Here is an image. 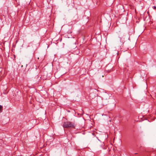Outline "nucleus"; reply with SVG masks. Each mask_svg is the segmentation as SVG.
<instances>
[{
	"instance_id": "obj_3",
	"label": "nucleus",
	"mask_w": 156,
	"mask_h": 156,
	"mask_svg": "<svg viewBox=\"0 0 156 156\" xmlns=\"http://www.w3.org/2000/svg\"><path fill=\"white\" fill-rule=\"evenodd\" d=\"M3 109V107L1 105H0V112H2V110Z\"/></svg>"
},
{
	"instance_id": "obj_4",
	"label": "nucleus",
	"mask_w": 156,
	"mask_h": 156,
	"mask_svg": "<svg viewBox=\"0 0 156 156\" xmlns=\"http://www.w3.org/2000/svg\"><path fill=\"white\" fill-rule=\"evenodd\" d=\"M126 69H124V73H126Z\"/></svg>"
},
{
	"instance_id": "obj_6",
	"label": "nucleus",
	"mask_w": 156,
	"mask_h": 156,
	"mask_svg": "<svg viewBox=\"0 0 156 156\" xmlns=\"http://www.w3.org/2000/svg\"><path fill=\"white\" fill-rule=\"evenodd\" d=\"M154 8H156V7L154 6Z\"/></svg>"
},
{
	"instance_id": "obj_5",
	"label": "nucleus",
	"mask_w": 156,
	"mask_h": 156,
	"mask_svg": "<svg viewBox=\"0 0 156 156\" xmlns=\"http://www.w3.org/2000/svg\"><path fill=\"white\" fill-rule=\"evenodd\" d=\"M92 134H93L94 136V133H92Z\"/></svg>"
},
{
	"instance_id": "obj_7",
	"label": "nucleus",
	"mask_w": 156,
	"mask_h": 156,
	"mask_svg": "<svg viewBox=\"0 0 156 156\" xmlns=\"http://www.w3.org/2000/svg\"><path fill=\"white\" fill-rule=\"evenodd\" d=\"M109 121H110V122H111V120H109Z\"/></svg>"
},
{
	"instance_id": "obj_1",
	"label": "nucleus",
	"mask_w": 156,
	"mask_h": 156,
	"mask_svg": "<svg viewBox=\"0 0 156 156\" xmlns=\"http://www.w3.org/2000/svg\"><path fill=\"white\" fill-rule=\"evenodd\" d=\"M63 127L66 128H69L70 127L74 128V126L73 123L72 122L67 121L64 122L63 126Z\"/></svg>"
},
{
	"instance_id": "obj_2",
	"label": "nucleus",
	"mask_w": 156,
	"mask_h": 156,
	"mask_svg": "<svg viewBox=\"0 0 156 156\" xmlns=\"http://www.w3.org/2000/svg\"><path fill=\"white\" fill-rule=\"evenodd\" d=\"M120 38V41L123 44L124 42V39L123 38H122V37H119Z\"/></svg>"
}]
</instances>
